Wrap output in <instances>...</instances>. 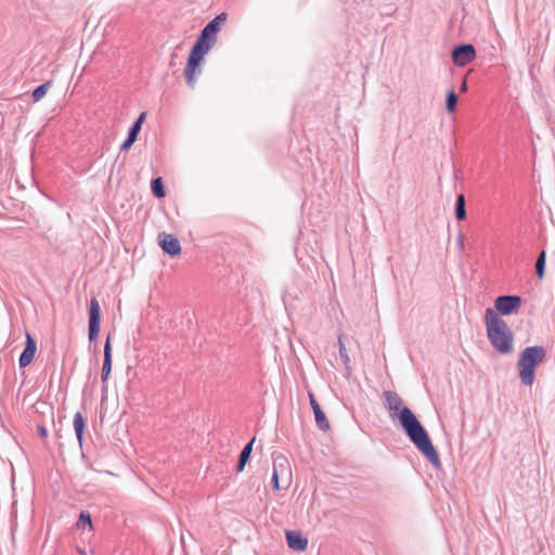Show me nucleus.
<instances>
[{
    "instance_id": "1",
    "label": "nucleus",
    "mask_w": 555,
    "mask_h": 555,
    "mask_svg": "<svg viewBox=\"0 0 555 555\" xmlns=\"http://www.w3.org/2000/svg\"><path fill=\"white\" fill-rule=\"evenodd\" d=\"M383 396L385 399V408L388 410L390 418L392 421H399L405 435L435 468H441L439 455L426 429L411 409L402 405V399L395 391L386 390Z\"/></svg>"
},
{
    "instance_id": "2",
    "label": "nucleus",
    "mask_w": 555,
    "mask_h": 555,
    "mask_svg": "<svg viewBox=\"0 0 555 555\" xmlns=\"http://www.w3.org/2000/svg\"><path fill=\"white\" fill-rule=\"evenodd\" d=\"M485 323L492 347L502 354L509 353L513 349L514 335L507 323L491 308L486 310Z\"/></svg>"
},
{
    "instance_id": "3",
    "label": "nucleus",
    "mask_w": 555,
    "mask_h": 555,
    "mask_svg": "<svg viewBox=\"0 0 555 555\" xmlns=\"http://www.w3.org/2000/svg\"><path fill=\"white\" fill-rule=\"evenodd\" d=\"M546 351L542 346H531L522 350L519 360V377L526 386H531L534 382V369L545 359Z\"/></svg>"
},
{
    "instance_id": "4",
    "label": "nucleus",
    "mask_w": 555,
    "mask_h": 555,
    "mask_svg": "<svg viewBox=\"0 0 555 555\" xmlns=\"http://www.w3.org/2000/svg\"><path fill=\"white\" fill-rule=\"evenodd\" d=\"M518 295H502L495 298L494 307L501 315H509L521 306Z\"/></svg>"
},
{
    "instance_id": "5",
    "label": "nucleus",
    "mask_w": 555,
    "mask_h": 555,
    "mask_svg": "<svg viewBox=\"0 0 555 555\" xmlns=\"http://www.w3.org/2000/svg\"><path fill=\"white\" fill-rule=\"evenodd\" d=\"M100 323H101L100 304L95 297H92L90 300V307H89L88 336H89L90 341H93L98 338L99 333H100Z\"/></svg>"
},
{
    "instance_id": "6",
    "label": "nucleus",
    "mask_w": 555,
    "mask_h": 555,
    "mask_svg": "<svg viewBox=\"0 0 555 555\" xmlns=\"http://www.w3.org/2000/svg\"><path fill=\"white\" fill-rule=\"evenodd\" d=\"M476 57L475 47L470 43L456 46L452 50V61L456 66H466Z\"/></svg>"
},
{
    "instance_id": "7",
    "label": "nucleus",
    "mask_w": 555,
    "mask_h": 555,
    "mask_svg": "<svg viewBox=\"0 0 555 555\" xmlns=\"http://www.w3.org/2000/svg\"><path fill=\"white\" fill-rule=\"evenodd\" d=\"M158 244L162 247V249L169 256H178L181 253L180 242L172 234H168L165 232L159 233Z\"/></svg>"
},
{
    "instance_id": "8",
    "label": "nucleus",
    "mask_w": 555,
    "mask_h": 555,
    "mask_svg": "<svg viewBox=\"0 0 555 555\" xmlns=\"http://www.w3.org/2000/svg\"><path fill=\"white\" fill-rule=\"evenodd\" d=\"M25 338V347L18 359V365L21 369H24L31 363L37 350V343L30 333L26 332Z\"/></svg>"
},
{
    "instance_id": "9",
    "label": "nucleus",
    "mask_w": 555,
    "mask_h": 555,
    "mask_svg": "<svg viewBox=\"0 0 555 555\" xmlns=\"http://www.w3.org/2000/svg\"><path fill=\"white\" fill-rule=\"evenodd\" d=\"M146 118V113L143 112L139 115L137 120L129 128L126 140L120 145V151H128L132 144L137 141L138 134L141 131L142 125Z\"/></svg>"
},
{
    "instance_id": "10",
    "label": "nucleus",
    "mask_w": 555,
    "mask_h": 555,
    "mask_svg": "<svg viewBox=\"0 0 555 555\" xmlns=\"http://www.w3.org/2000/svg\"><path fill=\"white\" fill-rule=\"evenodd\" d=\"M310 405L314 413L315 424L321 430L330 429V423L322 411L320 404L318 403L315 397L312 393H309Z\"/></svg>"
},
{
    "instance_id": "11",
    "label": "nucleus",
    "mask_w": 555,
    "mask_h": 555,
    "mask_svg": "<svg viewBox=\"0 0 555 555\" xmlns=\"http://www.w3.org/2000/svg\"><path fill=\"white\" fill-rule=\"evenodd\" d=\"M202 61L203 60L192 55H189L188 57V63L184 68V78L186 83L192 88L194 87V83L196 81L195 74L196 70L199 68Z\"/></svg>"
},
{
    "instance_id": "12",
    "label": "nucleus",
    "mask_w": 555,
    "mask_h": 555,
    "mask_svg": "<svg viewBox=\"0 0 555 555\" xmlns=\"http://www.w3.org/2000/svg\"><path fill=\"white\" fill-rule=\"evenodd\" d=\"M286 541L289 548L304 552L308 546V540L300 532L287 531Z\"/></svg>"
},
{
    "instance_id": "13",
    "label": "nucleus",
    "mask_w": 555,
    "mask_h": 555,
    "mask_svg": "<svg viewBox=\"0 0 555 555\" xmlns=\"http://www.w3.org/2000/svg\"><path fill=\"white\" fill-rule=\"evenodd\" d=\"M112 371V346H111V337L107 336L106 341L104 344V360L101 372V380L105 383Z\"/></svg>"
},
{
    "instance_id": "14",
    "label": "nucleus",
    "mask_w": 555,
    "mask_h": 555,
    "mask_svg": "<svg viewBox=\"0 0 555 555\" xmlns=\"http://www.w3.org/2000/svg\"><path fill=\"white\" fill-rule=\"evenodd\" d=\"M287 468H288V461L285 456L278 455L273 459L272 483H273V488L275 490L280 489V485H279L280 473Z\"/></svg>"
},
{
    "instance_id": "15",
    "label": "nucleus",
    "mask_w": 555,
    "mask_h": 555,
    "mask_svg": "<svg viewBox=\"0 0 555 555\" xmlns=\"http://www.w3.org/2000/svg\"><path fill=\"white\" fill-rule=\"evenodd\" d=\"M254 442H255V438L251 439L248 443H246L244 446V448L242 449V451L240 453L238 462H237V465H236L237 472H243L244 470L246 463L250 459V454H251V451H253Z\"/></svg>"
},
{
    "instance_id": "16",
    "label": "nucleus",
    "mask_w": 555,
    "mask_h": 555,
    "mask_svg": "<svg viewBox=\"0 0 555 555\" xmlns=\"http://www.w3.org/2000/svg\"><path fill=\"white\" fill-rule=\"evenodd\" d=\"M74 429L77 437V440L80 446H82V439H83V429L86 426V421L83 415L80 412H76L74 415Z\"/></svg>"
},
{
    "instance_id": "17",
    "label": "nucleus",
    "mask_w": 555,
    "mask_h": 555,
    "mask_svg": "<svg viewBox=\"0 0 555 555\" xmlns=\"http://www.w3.org/2000/svg\"><path fill=\"white\" fill-rule=\"evenodd\" d=\"M466 216L465 196L463 194H459L455 201V217L457 220L462 221L466 219Z\"/></svg>"
},
{
    "instance_id": "18",
    "label": "nucleus",
    "mask_w": 555,
    "mask_h": 555,
    "mask_svg": "<svg viewBox=\"0 0 555 555\" xmlns=\"http://www.w3.org/2000/svg\"><path fill=\"white\" fill-rule=\"evenodd\" d=\"M152 193L157 198H163L166 195L163 179L160 177L154 178L151 182Z\"/></svg>"
},
{
    "instance_id": "19",
    "label": "nucleus",
    "mask_w": 555,
    "mask_h": 555,
    "mask_svg": "<svg viewBox=\"0 0 555 555\" xmlns=\"http://www.w3.org/2000/svg\"><path fill=\"white\" fill-rule=\"evenodd\" d=\"M52 81H47L44 83H41L31 93V98L34 102H39L48 92L49 88L51 87Z\"/></svg>"
},
{
    "instance_id": "20",
    "label": "nucleus",
    "mask_w": 555,
    "mask_h": 555,
    "mask_svg": "<svg viewBox=\"0 0 555 555\" xmlns=\"http://www.w3.org/2000/svg\"><path fill=\"white\" fill-rule=\"evenodd\" d=\"M196 41L211 49L217 42V37L209 35V33L203 28Z\"/></svg>"
},
{
    "instance_id": "21",
    "label": "nucleus",
    "mask_w": 555,
    "mask_h": 555,
    "mask_svg": "<svg viewBox=\"0 0 555 555\" xmlns=\"http://www.w3.org/2000/svg\"><path fill=\"white\" fill-rule=\"evenodd\" d=\"M209 47H206L203 43L195 41L191 49L190 55L203 60L204 56L209 52Z\"/></svg>"
},
{
    "instance_id": "22",
    "label": "nucleus",
    "mask_w": 555,
    "mask_h": 555,
    "mask_svg": "<svg viewBox=\"0 0 555 555\" xmlns=\"http://www.w3.org/2000/svg\"><path fill=\"white\" fill-rule=\"evenodd\" d=\"M545 261H546V254L544 250H542L535 261V272L539 279H543L545 274Z\"/></svg>"
},
{
    "instance_id": "23",
    "label": "nucleus",
    "mask_w": 555,
    "mask_h": 555,
    "mask_svg": "<svg viewBox=\"0 0 555 555\" xmlns=\"http://www.w3.org/2000/svg\"><path fill=\"white\" fill-rule=\"evenodd\" d=\"M457 100L459 96L453 90L447 94L446 108L449 113H453L455 111Z\"/></svg>"
},
{
    "instance_id": "24",
    "label": "nucleus",
    "mask_w": 555,
    "mask_h": 555,
    "mask_svg": "<svg viewBox=\"0 0 555 555\" xmlns=\"http://www.w3.org/2000/svg\"><path fill=\"white\" fill-rule=\"evenodd\" d=\"M338 346H339V356H340L346 369L349 370L350 358L348 356L345 344L343 343L341 336L338 337Z\"/></svg>"
},
{
    "instance_id": "25",
    "label": "nucleus",
    "mask_w": 555,
    "mask_h": 555,
    "mask_svg": "<svg viewBox=\"0 0 555 555\" xmlns=\"http://www.w3.org/2000/svg\"><path fill=\"white\" fill-rule=\"evenodd\" d=\"M87 526L92 527L91 516L88 513L81 512L77 521V527L85 529Z\"/></svg>"
},
{
    "instance_id": "26",
    "label": "nucleus",
    "mask_w": 555,
    "mask_h": 555,
    "mask_svg": "<svg viewBox=\"0 0 555 555\" xmlns=\"http://www.w3.org/2000/svg\"><path fill=\"white\" fill-rule=\"evenodd\" d=\"M204 29H206L209 35H212L215 37H217V34L219 33L220 30V27L219 25L217 24V22H214L212 20L204 27Z\"/></svg>"
},
{
    "instance_id": "27",
    "label": "nucleus",
    "mask_w": 555,
    "mask_h": 555,
    "mask_svg": "<svg viewBox=\"0 0 555 555\" xmlns=\"http://www.w3.org/2000/svg\"><path fill=\"white\" fill-rule=\"evenodd\" d=\"M227 17H228L227 13L222 12V13L218 14L215 18H212V21L217 22L219 27H221V24L227 21Z\"/></svg>"
},
{
    "instance_id": "28",
    "label": "nucleus",
    "mask_w": 555,
    "mask_h": 555,
    "mask_svg": "<svg viewBox=\"0 0 555 555\" xmlns=\"http://www.w3.org/2000/svg\"><path fill=\"white\" fill-rule=\"evenodd\" d=\"M456 245L459 247L460 250H463L464 249V235L463 234H460L457 237H456Z\"/></svg>"
},
{
    "instance_id": "29",
    "label": "nucleus",
    "mask_w": 555,
    "mask_h": 555,
    "mask_svg": "<svg viewBox=\"0 0 555 555\" xmlns=\"http://www.w3.org/2000/svg\"><path fill=\"white\" fill-rule=\"evenodd\" d=\"M39 434H40L41 437H46L47 436V429L43 426L39 427Z\"/></svg>"
},
{
    "instance_id": "30",
    "label": "nucleus",
    "mask_w": 555,
    "mask_h": 555,
    "mask_svg": "<svg viewBox=\"0 0 555 555\" xmlns=\"http://www.w3.org/2000/svg\"><path fill=\"white\" fill-rule=\"evenodd\" d=\"M466 89H467V83H466V80H464L461 86V91H465Z\"/></svg>"
}]
</instances>
